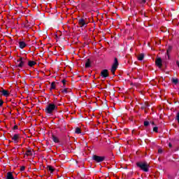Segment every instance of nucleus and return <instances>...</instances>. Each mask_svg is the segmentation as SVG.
I'll return each mask as SVG.
<instances>
[{
	"label": "nucleus",
	"instance_id": "nucleus-4",
	"mask_svg": "<svg viewBox=\"0 0 179 179\" xmlns=\"http://www.w3.org/2000/svg\"><path fill=\"white\" fill-rule=\"evenodd\" d=\"M92 159L94 162H96V163H101V162H104V160H106V157L94 155Z\"/></svg>",
	"mask_w": 179,
	"mask_h": 179
},
{
	"label": "nucleus",
	"instance_id": "nucleus-2",
	"mask_svg": "<svg viewBox=\"0 0 179 179\" xmlns=\"http://www.w3.org/2000/svg\"><path fill=\"white\" fill-rule=\"evenodd\" d=\"M57 109L58 106H57L55 103H49L45 108V113H46V114H49L50 115H52V113Z\"/></svg>",
	"mask_w": 179,
	"mask_h": 179
},
{
	"label": "nucleus",
	"instance_id": "nucleus-30",
	"mask_svg": "<svg viewBox=\"0 0 179 179\" xmlns=\"http://www.w3.org/2000/svg\"><path fill=\"white\" fill-rule=\"evenodd\" d=\"M62 93H68V89L65 88L64 90H62Z\"/></svg>",
	"mask_w": 179,
	"mask_h": 179
},
{
	"label": "nucleus",
	"instance_id": "nucleus-18",
	"mask_svg": "<svg viewBox=\"0 0 179 179\" xmlns=\"http://www.w3.org/2000/svg\"><path fill=\"white\" fill-rule=\"evenodd\" d=\"M171 82H172V83H173L175 85H178V78H172Z\"/></svg>",
	"mask_w": 179,
	"mask_h": 179
},
{
	"label": "nucleus",
	"instance_id": "nucleus-33",
	"mask_svg": "<svg viewBox=\"0 0 179 179\" xmlns=\"http://www.w3.org/2000/svg\"><path fill=\"white\" fill-rule=\"evenodd\" d=\"M17 128H19L18 127H17V125H15L13 127V129H17Z\"/></svg>",
	"mask_w": 179,
	"mask_h": 179
},
{
	"label": "nucleus",
	"instance_id": "nucleus-8",
	"mask_svg": "<svg viewBox=\"0 0 179 179\" xmlns=\"http://www.w3.org/2000/svg\"><path fill=\"white\" fill-rule=\"evenodd\" d=\"M78 24L80 27H85L86 26V21H85V19L80 18L78 20Z\"/></svg>",
	"mask_w": 179,
	"mask_h": 179
},
{
	"label": "nucleus",
	"instance_id": "nucleus-21",
	"mask_svg": "<svg viewBox=\"0 0 179 179\" xmlns=\"http://www.w3.org/2000/svg\"><path fill=\"white\" fill-rule=\"evenodd\" d=\"M55 82H52L50 85V90H55Z\"/></svg>",
	"mask_w": 179,
	"mask_h": 179
},
{
	"label": "nucleus",
	"instance_id": "nucleus-26",
	"mask_svg": "<svg viewBox=\"0 0 179 179\" xmlns=\"http://www.w3.org/2000/svg\"><path fill=\"white\" fill-rule=\"evenodd\" d=\"M138 3H146V0H138Z\"/></svg>",
	"mask_w": 179,
	"mask_h": 179
},
{
	"label": "nucleus",
	"instance_id": "nucleus-11",
	"mask_svg": "<svg viewBox=\"0 0 179 179\" xmlns=\"http://www.w3.org/2000/svg\"><path fill=\"white\" fill-rule=\"evenodd\" d=\"M52 140L53 141V142H55V143H59V139L54 134L52 135Z\"/></svg>",
	"mask_w": 179,
	"mask_h": 179
},
{
	"label": "nucleus",
	"instance_id": "nucleus-15",
	"mask_svg": "<svg viewBox=\"0 0 179 179\" xmlns=\"http://www.w3.org/2000/svg\"><path fill=\"white\" fill-rule=\"evenodd\" d=\"M6 179H15V178H13V174L12 173V172L7 173Z\"/></svg>",
	"mask_w": 179,
	"mask_h": 179
},
{
	"label": "nucleus",
	"instance_id": "nucleus-34",
	"mask_svg": "<svg viewBox=\"0 0 179 179\" xmlns=\"http://www.w3.org/2000/svg\"><path fill=\"white\" fill-rule=\"evenodd\" d=\"M158 153H163V150L159 149L158 150Z\"/></svg>",
	"mask_w": 179,
	"mask_h": 179
},
{
	"label": "nucleus",
	"instance_id": "nucleus-39",
	"mask_svg": "<svg viewBox=\"0 0 179 179\" xmlns=\"http://www.w3.org/2000/svg\"><path fill=\"white\" fill-rule=\"evenodd\" d=\"M145 113H147V112H146V110H145Z\"/></svg>",
	"mask_w": 179,
	"mask_h": 179
},
{
	"label": "nucleus",
	"instance_id": "nucleus-35",
	"mask_svg": "<svg viewBox=\"0 0 179 179\" xmlns=\"http://www.w3.org/2000/svg\"><path fill=\"white\" fill-rule=\"evenodd\" d=\"M167 57H168V59H170V53H166Z\"/></svg>",
	"mask_w": 179,
	"mask_h": 179
},
{
	"label": "nucleus",
	"instance_id": "nucleus-10",
	"mask_svg": "<svg viewBox=\"0 0 179 179\" xmlns=\"http://www.w3.org/2000/svg\"><path fill=\"white\" fill-rule=\"evenodd\" d=\"M141 110H146V108H148V107H150V105H149V103H148L147 102L144 103H141Z\"/></svg>",
	"mask_w": 179,
	"mask_h": 179
},
{
	"label": "nucleus",
	"instance_id": "nucleus-5",
	"mask_svg": "<svg viewBox=\"0 0 179 179\" xmlns=\"http://www.w3.org/2000/svg\"><path fill=\"white\" fill-rule=\"evenodd\" d=\"M101 76L103 79H107L108 78L109 74H108V69H103L101 71Z\"/></svg>",
	"mask_w": 179,
	"mask_h": 179
},
{
	"label": "nucleus",
	"instance_id": "nucleus-23",
	"mask_svg": "<svg viewBox=\"0 0 179 179\" xmlns=\"http://www.w3.org/2000/svg\"><path fill=\"white\" fill-rule=\"evenodd\" d=\"M75 134H81L80 128L76 127V131H75Z\"/></svg>",
	"mask_w": 179,
	"mask_h": 179
},
{
	"label": "nucleus",
	"instance_id": "nucleus-6",
	"mask_svg": "<svg viewBox=\"0 0 179 179\" xmlns=\"http://www.w3.org/2000/svg\"><path fill=\"white\" fill-rule=\"evenodd\" d=\"M20 138V134H15L14 136L12 137V141H14V143H19V138Z\"/></svg>",
	"mask_w": 179,
	"mask_h": 179
},
{
	"label": "nucleus",
	"instance_id": "nucleus-31",
	"mask_svg": "<svg viewBox=\"0 0 179 179\" xmlns=\"http://www.w3.org/2000/svg\"><path fill=\"white\" fill-rule=\"evenodd\" d=\"M3 106V101L2 99H0V107H2Z\"/></svg>",
	"mask_w": 179,
	"mask_h": 179
},
{
	"label": "nucleus",
	"instance_id": "nucleus-37",
	"mask_svg": "<svg viewBox=\"0 0 179 179\" xmlns=\"http://www.w3.org/2000/svg\"><path fill=\"white\" fill-rule=\"evenodd\" d=\"M176 64L179 67V62L178 61L176 62Z\"/></svg>",
	"mask_w": 179,
	"mask_h": 179
},
{
	"label": "nucleus",
	"instance_id": "nucleus-14",
	"mask_svg": "<svg viewBox=\"0 0 179 179\" xmlns=\"http://www.w3.org/2000/svg\"><path fill=\"white\" fill-rule=\"evenodd\" d=\"M19 45H20V48L23 50V48H24V47H26L27 45H26V43H24V41H20Z\"/></svg>",
	"mask_w": 179,
	"mask_h": 179
},
{
	"label": "nucleus",
	"instance_id": "nucleus-36",
	"mask_svg": "<svg viewBox=\"0 0 179 179\" xmlns=\"http://www.w3.org/2000/svg\"><path fill=\"white\" fill-rule=\"evenodd\" d=\"M169 148H173V145H171V143H169Z\"/></svg>",
	"mask_w": 179,
	"mask_h": 179
},
{
	"label": "nucleus",
	"instance_id": "nucleus-24",
	"mask_svg": "<svg viewBox=\"0 0 179 179\" xmlns=\"http://www.w3.org/2000/svg\"><path fill=\"white\" fill-rule=\"evenodd\" d=\"M150 124V122H149V121H144V127H149Z\"/></svg>",
	"mask_w": 179,
	"mask_h": 179
},
{
	"label": "nucleus",
	"instance_id": "nucleus-1",
	"mask_svg": "<svg viewBox=\"0 0 179 179\" xmlns=\"http://www.w3.org/2000/svg\"><path fill=\"white\" fill-rule=\"evenodd\" d=\"M136 164V166L138 167V169H140V170H141L142 171H144L145 173L149 172V168L150 167V166L149 165V164H148V162H137Z\"/></svg>",
	"mask_w": 179,
	"mask_h": 179
},
{
	"label": "nucleus",
	"instance_id": "nucleus-7",
	"mask_svg": "<svg viewBox=\"0 0 179 179\" xmlns=\"http://www.w3.org/2000/svg\"><path fill=\"white\" fill-rule=\"evenodd\" d=\"M118 59L117 57L115 58L114 63L112 65L111 69L117 71V69L118 68Z\"/></svg>",
	"mask_w": 179,
	"mask_h": 179
},
{
	"label": "nucleus",
	"instance_id": "nucleus-13",
	"mask_svg": "<svg viewBox=\"0 0 179 179\" xmlns=\"http://www.w3.org/2000/svg\"><path fill=\"white\" fill-rule=\"evenodd\" d=\"M1 93L5 97H9V92H8V90H2Z\"/></svg>",
	"mask_w": 179,
	"mask_h": 179
},
{
	"label": "nucleus",
	"instance_id": "nucleus-19",
	"mask_svg": "<svg viewBox=\"0 0 179 179\" xmlns=\"http://www.w3.org/2000/svg\"><path fill=\"white\" fill-rule=\"evenodd\" d=\"M27 156H33V152L31 150H27V152L25 153Z\"/></svg>",
	"mask_w": 179,
	"mask_h": 179
},
{
	"label": "nucleus",
	"instance_id": "nucleus-29",
	"mask_svg": "<svg viewBox=\"0 0 179 179\" xmlns=\"http://www.w3.org/2000/svg\"><path fill=\"white\" fill-rule=\"evenodd\" d=\"M25 169H26V166H21L20 171H24Z\"/></svg>",
	"mask_w": 179,
	"mask_h": 179
},
{
	"label": "nucleus",
	"instance_id": "nucleus-3",
	"mask_svg": "<svg viewBox=\"0 0 179 179\" xmlns=\"http://www.w3.org/2000/svg\"><path fill=\"white\" fill-rule=\"evenodd\" d=\"M26 59L24 57H20L17 61L15 62V67L16 68H22L24 66V64H26Z\"/></svg>",
	"mask_w": 179,
	"mask_h": 179
},
{
	"label": "nucleus",
	"instance_id": "nucleus-38",
	"mask_svg": "<svg viewBox=\"0 0 179 179\" xmlns=\"http://www.w3.org/2000/svg\"><path fill=\"white\" fill-rule=\"evenodd\" d=\"M150 124H152V125H155V122H150Z\"/></svg>",
	"mask_w": 179,
	"mask_h": 179
},
{
	"label": "nucleus",
	"instance_id": "nucleus-25",
	"mask_svg": "<svg viewBox=\"0 0 179 179\" xmlns=\"http://www.w3.org/2000/svg\"><path fill=\"white\" fill-rule=\"evenodd\" d=\"M153 131L156 133L159 132V127H153Z\"/></svg>",
	"mask_w": 179,
	"mask_h": 179
},
{
	"label": "nucleus",
	"instance_id": "nucleus-17",
	"mask_svg": "<svg viewBox=\"0 0 179 179\" xmlns=\"http://www.w3.org/2000/svg\"><path fill=\"white\" fill-rule=\"evenodd\" d=\"M143 58H145V55L143 53H141L139 55L138 59V61H143Z\"/></svg>",
	"mask_w": 179,
	"mask_h": 179
},
{
	"label": "nucleus",
	"instance_id": "nucleus-9",
	"mask_svg": "<svg viewBox=\"0 0 179 179\" xmlns=\"http://www.w3.org/2000/svg\"><path fill=\"white\" fill-rule=\"evenodd\" d=\"M155 64L157 66H159V68H162V66H163V64L162 63V58H157L155 61Z\"/></svg>",
	"mask_w": 179,
	"mask_h": 179
},
{
	"label": "nucleus",
	"instance_id": "nucleus-32",
	"mask_svg": "<svg viewBox=\"0 0 179 179\" xmlns=\"http://www.w3.org/2000/svg\"><path fill=\"white\" fill-rule=\"evenodd\" d=\"M62 83H63V85H66V80H62Z\"/></svg>",
	"mask_w": 179,
	"mask_h": 179
},
{
	"label": "nucleus",
	"instance_id": "nucleus-22",
	"mask_svg": "<svg viewBox=\"0 0 179 179\" xmlns=\"http://www.w3.org/2000/svg\"><path fill=\"white\" fill-rule=\"evenodd\" d=\"M48 170L50 171V173H54L55 171L54 168H52L51 166H48Z\"/></svg>",
	"mask_w": 179,
	"mask_h": 179
},
{
	"label": "nucleus",
	"instance_id": "nucleus-27",
	"mask_svg": "<svg viewBox=\"0 0 179 179\" xmlns=\"http://www.w3.org/2000/svg\"><path fill=\"white\" fill-rule=\"evenodd\" d=\"M115 71L116 70H114V69H110V72L112 73V75H113V76H115Z\"/></svg>",
	"mask_w": 179,
	"mask_h": 179
},
{
	"label": "nucleus",
	"instance_id": "nucleus-12",
	"mask_svg": "<svg viewBox=\"0 0 179 179\" xmlns=\"http://www.w3.org/2000/svg\"><path fill=\"white\" fill-rule=\"evenodd\" d=\"M91 64L92 62H90V59H87L85 62V68H90V66H92Z\"/></svg>",
	"mask_w": 179,
	"mask_h": 179
},
{
	"label": "nucleus",
	"instance_id": "nucleus-28",
	"mask_svg": "<svg viewBox=\"0 0 179 179\" xmlns=\"http://www.w3.org/2000/svg\"><path fill=\"white\" fill-rule=\"evenodd\" d=\"M176 120H177L178 123L179 124V112H178L177 115H176Z\"/></svg>",
	"mask_w": 179,
	"mask_h": 179
},
{
	"label": "nucleus",
	"instance_id": "nucleus-20",
	"mask_svg": "<svg viewBox=\"0 0 179 179\" xmlns=\"http://www.w3.org/2000/svg\"><path fill=\"white\" fill-rule=\"evenodd\" d=\"M173 50V46L169 45L168 47V49L166 50V54H170L171 52V50Z\"/></svg>",
	"mask_w": 179,
	"mask_h": 179
},
{
	"label": "nucleus",
	"instance_id": "nucleus-16",
	"mask_svg": "<svg viewBox=\"0 0 179 179\" xmlns=\"http://www.w3.org/2000/svg\"><path fill=\"white\" fill-rule=\"evenodd\" d=\"M36 64H37L36 62L34 61H29L28 62V66H34V65H36Z\"/></svg>",
	"mask_w": 179,
	"mask_h": 179
}]
</instances>
